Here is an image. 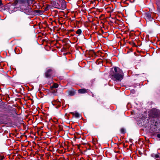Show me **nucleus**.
Segmentation results:
<instances>
[{
  "label": "nucleus",
  "mask_w": 160,
  "mask_h": 160,
  "mask_svg": "<svg viewBox=\"0 0 160 160\" xmlns=\"http://www.w3.org/2000/svg\"><path fill=\"white\" fill-rule=\"evenodd\" d=\"M145 18L146 21H148L151 20L152 18L151 17V15L149 13H146L145 15Z\"/></svg>",
  "instance_id": "4"
},
{
  "label": "nucleus",
  "mask_w": 160,
  "mask_h": 160,
  "mask_svg": "<svg viewBox=\"0 0 160 160\" xmlns=\"http://www.w3.org/2000/svg\"><path fill=\"white\" fill-rule=\"evenodd\" d=\"M157 137L158 138H160V133L158 134L157 135Z\"/></svg>",
  "instance_id": "16"
},
{
  "label": "nucleus",
  "mask_w": 160,
  "mask_h": 160,
  "mask_svg": "<svg viewBox=\"0 0 160 160\" xmlns=\"http://www.w3.org/2000/svg\"><path fill=\"white\" fill-rule=\"evenodd\" d=\"M2 4V1L1 0H0V6H1Z\"/></svg>",
  "instance_id": "18"
},
{
  "label": "nucleus",
  "mask_w": 160,
  "mask_h": 160,
  "mask_svg": "<svg viewBox=\"0 0 160 160\" xmlns=\"http://www.w3.org/2000/svg\"><path fill=\"white\" fill-rule=\"evenodd\" d=\"M71 114H72L75 118H78L79 116V114L78 112H71Z\"/></svg>",
  "instance_id": "7"
},
{
  "label": "nucleus",
  "mask_w": 160,
  "mask_h": 160,
  "mask_svg": "<svg viewBox=\"0 0 160 160\" xmlns=\"http://www.w3.org/2000/svg\"><path fill=\"white\" fill-rule=\"evenodd\" d=\"M52 104L54 105H57V107H59L61 105V102L60 101H57V100H54L52 102Z\"/></svg>",
  "instance_id": "3"
},
{
  "label": "nucleus",
  "mask_w": 160,
  "mask_h": 160,
  "mask_svg": "<svg viewBox=\"0 0 160 160\" xmlns=\"http://www.w3.org/2000/svg\"><path fill=\"white\" fill-rule=\"evenodd\" d=\"M76 33L80 35L82 33V31L81 29H78L77 30Z\"/></svg>",
  "instance_id": "10"
},
{
  "label": "nucleus",
  "mask_w": 160,
  "mask_h": 160,
  "mask_svg": "<svg viewBox=\"0 0 160 160\" xmlns=\"http://www.w3.org/2000/svg\"><path fill=\"white\" fill-rule=\"evenodd\" d=\"M58 86V85L56 83H54L53 85L52 86V87L53 88H57Z\"/></svg>",
  "instance_id": "11"
},
{
  "label": "nucleus",
  "mask_w": 160,
  "mask_h": 160,
  "mask_svg": "<svg viewBox=\"0 0 160 160\" xmlns=\"http://www.w3.org/2000/svg\"><path fill=\"white\" fill-rule=\"evenodd\" d=\"M120 132L121 133L123 134H124L125 133V129L123 128H122L120 129Z\"/></svg>",
  "instance_id": "12"
},
{
  "label": "nucleus",
  "mask_w": 160,
  "mask_h": 160,
  "mask_svg": "<svg viewBox=\"0 0 160 160\" xmlns=\"http://www.w3.org/2000/svg\"><path fill=\"white\" fill-rule=\"evenodd\" d=\"M75 91L74 90H71L69 92V94L71 96L75 94Z\"/></svg>",
  "instance_id": "9"
},
{
  "label": "nucleus",
  "mask_w": 160,
  "mask_h": 160,
  "mask_svg": "<svg viewBox=\"0 0 160 160\" xmlns=\"http://www.w3.org/2000/svg\"><path fill=\"white\" fill-rule=\"evenodd\" d=\"M66 4L64 2H62L61 3V6L60 8L61 9H63L66 8Z\"/></svg>",
  "instance_id": "6"
},
{
  "label": "nucleus",
  "mask_w": 160,
  "mask_h": 160,
  "mask_svg": "<svg viewBox=\"0 0 160 160\" xmlns=\"http://www.w3.org/2000/svg\"><path fill=\"white\" fill-rule=\"evenodd\" d=\"M152 157L154 158H158L159 157V156L158 154H154V153L152 154L151 155Z\"/></svg>",
  "instance_id": "8"
},
{
  "label": "nucleus",
  "mask_w": 160,
  "mask_h": 160,
  "mask_svg": "<svg viewBox=\"0 0 160 160\" xmlns=\"http://www.w3.org/2000/svg\"><path fill=\"white\" fill-rule=\"evenodd\" d=\"M48 7H46L45 8V11H47V10H48Z\"/></svg>",
  "instance_id": "17"
},
{
  "label": "nucleus",
  "mask_w": 160,
  "mask_h": 160,
  "mask_svg": "<svg viewBox=\"0 0 160 160\" xmlns=\"http://www.w3.org/2000/svg\"><path fill=\"white\" fill-rule=\"evenodd\" d=\"M52 72V70L51 69H48L45 73V77L47 78H50Z\"/></svg>",
  "instance_id": "2"
},
{
  "label": "nucleus",
  "mask_w": 160,
  "mask_h": 160,
  "mask_svg": "<svg viewBox=\"0 0 160 160\" xmlns=\"http://www.w3.org/2000/svg\"><path fill=\"white\" fill-rule=\"evenodd\" d=\"M18 2V1L17 0H16L14 2V3L15 5H16Z\"/></svg>",
  "instance_id": "15"
},
{
  "label": "nucleus",
  "mask_w": 160,
  "mask_h": 160,
  "mask_svg": "<svg viewBox=\"0 0 160 160\" xmlns=\"http://www.w3.org/2000/svg\"><path fill=\"white\" fill-rule=\"evenodd\" d=\"M110 77L113 80L120 81L123 78L124 73L119 68L115 67L110 71Z\"/></svg>",
  "instance_id": "1"
},
{
  "label": "nucleus",
  "mask_w": 160,
  "mask_h": 160,
  "mask_svg": "<svg viewBox=\"0 0 160 160\" xmlns=\"http://www.w3.org/2000/svg\"><path fill=\"white\" fill-rule=\"evenodd\" d=\"M20 2L22 3H24L26 2V0H20Z\"/></svg>",
  "instance_id": "13"
},
{
  "label": "nucleus",
  "mask_w": 160,
  "mask_h": 160,
  "mask_svg": "<svg viewBox=\"0 0 160 160\" xmlns=\"http://www.w3.org/2000/svg\"><path fill=\"white\" fill-rule=\"evenodd\" d=\"M4 158V157L3 156H0V159L1 160H3Z\"/></svg>",
  "instance_id": "14"
},
{
  "label": "nucleus",
  "mask_w": 160,
  "mask_h": 160,
  "mask_svg": "<svg viewBox=\"0 0 160 160\" xmlns=\"http://www.w3.org/2000/svg\"><path fill=\"white\" fill-rule=\"evenodd\" d=\"M88 89H86L85 88H82L79 89L78 91V92L79 93H85L88 92Z\"/></svg>",
  "instance_id": "5"
}]
</instances>
